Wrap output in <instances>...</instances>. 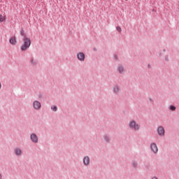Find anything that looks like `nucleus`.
<instances>
[{"label":"nucleus","instance_id":"1","mask_svg":"<svg viewBox=\"0 0 179 179\" xmlns=\"http://www.w3.org/2000/svg\"><path fill=\"white\" fill-rule=\"evenodd\" d=\"M31 45V41H30V38H26L24 36L23 38V43L21 46L22 51H26V50L29 48Z\"/></svg>","mask_w":179,"mask_h":179},{"label":"nucleus","instance_id":"2","mask_svg":"<svg viewBox=\"0 0 179 179\" xmlns=\"http://www.w3.org/2000/svg\"><path fill=\"white\" fill-rule=\"evenodd\" d=\"M129 127L130 129H133L134 131H139V129H141V125L136 123V121L135 120L130 121L129 123Z\"/></svg>","mask_w":179,"mask_h":179},{"label":"nucleus","instance_id":"3","mask_svg":"<svg viewBox=\"0 0 179 179\" xmlns=\"http://www.w3.org/2000/svg\"><path fill=\"white\" fill-rule=\"evenodd\" d=\"M157 134L159 136H164L165 131H164V127L162 126L158 127L157 129Z\"/></svg>","mask_w":179,"mask_h":179},{"label":"nucleus","instance_id":"4","mask_svg":"<svg viewBox=\"0 0 179 179\" xmlns=\"http://www.w3.org/2000/svg\"><path fill=\"white\" fill-rule=\"evenodd\" d=\"M150 149L153 153H157L159 152V148H157V145L155 143H152L150 145Z\"/></svg>","mask_w":179,"mask_h":179},{"label":"nucleus","instance_id":"5","mask_svg":"<svg viewBox=\"0 0 179 179\" xmlns=\"http://www.w3.org/2000/svg\"><path fill=\"white\" fill-rule=\"evenodd\" d=\"M33 107L35 110H40L41 108V103L38 101H34L33 102Z\"/></svg>","mask_w":179,"mask_h":179},{"label":"nucleus","instance_id":"6","mask_svg":"<svg viewBox=\"0 0 179 179\" xmlns=\"http://www.w3.org/2000/svg\"><path fill=\"white\" fill-rule=\"evenodd\" d=\"M30 139L34 143H37V142H38V137L36 134H31L30 136Z\"/></svg>","mask_w":179,"mask_h":179},{"label":"nucleus","instance_id":"7","mask_svg":"<svg viewBox=\"0 0 179 179\" xmlns=\"http://www.w3.org/2000/svg\"><path fill=\"white\" fill-rule=\"evenodd\" d=\"M77 58L79 61H85V54L83 52H78L77 54Z\"/></svg>","mask_w":179,"mask_h":179},{"label":"nucleus","instance_id":"8","mask_svg":"<svg viewBox=\"0 0 179 179\" xmlns=\"http://www.w3.org/2000/svg\"><path fill=\"white\" fill-rule=\"evenodd\" d=\"M83 164L85 166H89V164H90V158L87 156L85 157L83 159Z\"/></svg>","mask_w":179,"mask_h":179},{"label":"nucleus","instance_id":"9","mask_svg":"<svg viewBox=\"0 0 179 179\" xmlns=\"http://www.w3.org/2000/svg\"><path fill=\"white\" fill-rule=\"evenodd\" d=\"M10 43L12 44V45H16V43H17V41H16V36H13L9 40Z\"/></svg>","mask_w":179,"mask_h":179},{"label":"nucleus","instance_id":"10","mask_svg":"<svg viewBox=\"0 0 179 179\" xmlns=\"http://www.w3.org/2000/svg\"><path fill=\"white\" fill-rule=\"evenodd\" d=\"M113 92L116 94H117L118 92H120V87H118V85L113 86Z\"/></svg>","mask_w":179,"mask_h":179},{"label":"nucleus","instance_id":"11","mask_svg":"<svg viewBox=\"0 0 179 179\" xmlns=\"http://www.w3.org/2000/svg\"><path fill=\"white\" fill-rule=\"evenodd\" d=\"M15 153L17 156H20L22 155V150L20 148H15Z\"/></svg>","mask_w":179,"mask_h":179},{"label":"nucleus","instance_id":"12","mask_svg":"<svg viewBox=\"0 0 179 179\" xmlns=\"http://www.w3.org/2000/svg\"><path fill=\"white\" fill-rule=\"evenodd\" d=\"M117 71L119 73H122L124 72V66H118Z\"/></svg>","mask_w":179,"mask_h":179},{"label":"nucleus","instance_id":"13","mask_svg":"<svg viewBox=\"0 0 179 179\" xmlns=\"http://www.w3.org/2000/svg\"><path fill=\"white\" fill-rule=\"evenodd\" d=\"M6 20V18L5 17V16L0 15V23L5 22Z\"/></svg>","mask_w":179,"mask_h":179},{"label":"nucleus","instance_id":"14","mask_svg":"<svg viewBox=\"0 0 179 179\" xmlns=\"http://www.w3.org/2000/svg\"><path fill=\"white\" fill-rule=\"evenodd\" d=\"M170 110H171V111H176V106H170Z\"/></svg>","mask_w":179,"mask_h":179},{"label":"nucleus","instance_id":"15","mask_svg":"<svg viewBox=\"0 0 179 179\" xmlns=\"http://www.w3.org/2000/svg\"><path fill=\"white\" fill-rule=\"evenodd\" d=\"M51 109L53 110V111H57V110H58V108H57V106H53L51 107Z\"/></svg>","mask_w":179,"mask_h":179},{"label":"nucleus","instance_id":"16","mask_svg":"<svg viewBox=\"0 0 179 179\" xmlns=\"http://www.w3.org/2000/svg\"><path fill=\"white\" fill-rule=\"evenodd\" d=\"M132 166L133 167H134L135 169H136V167H138V164L136 162H133L132 163Z\"/></svg>","mask_w":179,"mask_h":179},{"label":"nucleus","instance_id":"17","mask_svg":"<svg viewBox=\"0 0 179 179\" xmlns=\"http://www.w3.org/2000/svg\"><path fill=\"white\" fill-rule=\"evenodd\" d=\"M116 29L119 33H121V31H122V29L120 27H117Z\"/></svg>","mask_w":179,"mask_h":179},{"label":"nucleus","instance_id":"18","mask_svg":"<svg viewBox=\"0 0 179 179\" xmlns=\"http://www.w3.org/2000/svg\"><path fill=\"white\" fill-rule=\"evenodd\" d=\"M105 141H106V142H108L110 141V138L108 136H105Z\"/></svg>","mask_w":179,"mask_h":179},{"label":"nucleus","instance_id":"19","mask_svg":"<svg viewBox=\"0 0 179 179\" xmlns=\"http://www.w3.org/2000/svg\"><path fill=\"white\" fill-rule=\"evenodd\" d=\"M21 36H24V32L21 31Z\"/></svg>","mask_w":179,"mask_h":179},{"label":"nucleus","instance_id":"20","mask_svg":"<svg viewBox=\"0 0 179 179\" xmlns=\"http://www.w3.org/2000/svg\"><path fill=\"white\" fill-rule=\"evenodd\" d=\"M152 179H159V178H157V177H156V176H154V177H152Z\"/></svg>","mask_w":179,"mask_h":179},{"label":"nucleus","instance_id":"21","mask_svg":"<svg viewBox=\"0 0 179 179\" xmlns=\"http://www.w3.org/2000/svg\"><path fill=\"white\" fill-rule=\"evenodd\" d=\"M2 88V84L0 83V89Z\"/></svg>","mask_w":179,"mask_h":179},{"label":"nucleus","instance_id":"22","mask_svg":"<svg viewBox=\"0 0 179 179\" xmlns=\"http://www.w3.org/2000/svg\"><path fill=\"white\" fill-rule=\"evenodd\" d=\"M0 179H2V175L0 173Z\"/></svg>","mask_w":179,"mask_h":179},{"label":"nucleus","instance_id":"23","mask_svg":"<svg viewBox=\"0 0 179 179\" xmlns=\"http://www.w3.org/2000/svg\"><path fill=\"white\" fill-rule=\"evenodd\" d=\"M166 61H169V58L166 57Z\"/></svg>","mask_w":179,"mask_h":179},{"label":"nucleus","instance_id":"24","mask_svg":"<svg viewBox=\"0 0 179 179\" xmlns=\"http://www.w3.org/2000/svg\"><path fill=\"white\" fill-rule=\"evenodd\" d=\"M31 62H33V60H31Z\"/></svg>","mask_w":179,"mask_h":179},{"label":"nucleus","instance_id":"25","mask_svg":"<svg viewBox=\"0 0 179 179\" xmlns=\"http://www.w3.org/2000/svg\"><path fill=\"white\" fill-rule=\"evenodd\" d=\"M125 1H128V0H125Z\"/></svg>","mask_w":179,"mask_h":179}]
</instances>
